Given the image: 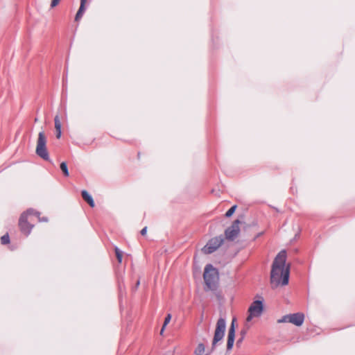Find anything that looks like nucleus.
Masks as SVG:
<instances>
[{"instance_id":"nucleus-1","label":"nucleus","mask_w":355,"mask_h":355,"mask_svg":"<svg viewBox=\"0 0 355 355\" xmlns=\"http://www.w3.org/2000/svg\"><path fill=\"white\" fill-rule=\"evenodd\" d=\"M286 252L280 251L275 257L270 272V282L274 286H285L288 284L290 266H286Z\"/></svg>"},{"instance_id":"nucleus-2","label":"nucleus","mask_w":355,"mask_h":355,"mask_svg":"<svg viewBox=\"0 0 355 355\" xmlns=\"http://www.w3.org/2000/svg\"><path fill=\"white\" fill-rule=\"evenodd\" d=\"M203 278L208 290L214 291L216 289L218 282V272L211 264L206 265Z\"/></svg>"},{"instance_id":"nucleus-3","label":"nucleus","mask_w":355,"mask_h":355,"mask_svg":"<svg viewBox=\"0 0 355 355\" xmlns=\"http://www.w3.org/2000/svg\"><path fill=\"white\" fill-rule=\"evenodd\" d=\"M226 329V321L225 318H220L216 325L214 336L211 343V351H214L216 347L217 343L222 340L225 336Z\"/></svg>"},{"instance_id":"nucleus-4","label":"nucleus","mask_w":355,"mask_h":355,"mask_svg":"<svg viewBox=\"0 0 355 355\" xmlns=\"http://www.w3.org/2000/svg\"><path fill=\"white\" fill-rule=\"evenodd\" d=\"M35 152L36 154L44 160L49 161L50 159L46 148V138L43 131L40 132L38 134Z\"/></svg>"},{"instance_id":"nucleus-5","label":"nucleus","mask_w":355,"mask_h":355,"mask_svg":"<svg viewBox=\"0 0 355 355\" xmlns=\"http://www.w3.org/2000/svg\"><path fill=\"white\" fill-rule=\"evenodd\" d=\"M40 212L34 210L33 209H28L26 212H24L19 220V226L21 229V231L28 236L33 228V225L29 224L27 222V216L28 215H37L39 216Z\"/></svg>"},{"instance_id":"nucleus-6","label":"nucleus","mask_w":355,"mask_h":355,"mask_svg":"<svg viewBox=\"0 0 355 355\" xmlns=\"http://www.w3.org/2000/svg\"><path fill=\"white\" fill-rule=\"evenodd\" d=\"M224 241V238L222 235L211 239L207 243L202 249L205 254H211L215 252Z\"/></svg>"},{"instance_id":"nucleus-7","label":"nucleus","mask_w":355,"mask_h":355,"mask_svg":"<svg viewBox=\"0 0 355 355\" xmlns=\"http://www.w3.org/2000/svg\"><path fill=\"white\" fill-rule=\"evenodd\" d=\"M263 310V302L261 300L254 301L248 309V315L247 321L250 322L254 317H259Z\"/></svg>"},{"instance_id":"nucleus-8","label":"nucleus","mask_w":355,"mask_h":355,"mask_svg":"<svg viewBox=\"0 0 355 355\" xmlns=\"http://www.w3.org/2000/svg\"><path fill=\"white\" fill-rule=\"evenodd\" d=\"M239 224L240 220H236L230 227L225 230V234L227 239L233 241L237 237L240 232Z\"/></svg>"},{"instance_id":"nucleus-9","label":"nucleus","mask_w":355,"mask_h":355,"mask_svg":"<svg viewBox=\"0 0 355 355\" xmlns=\"http://www.w3.org/2000/svg\"><path fill=\"white\" fill-rule=\"evenodd\" d=\"M235 318H234L232 321L231 325L230 327L229 331H228V335H227V350L230 351L232 349L234 343V338H235Z\"/></svg>"},{"instance_id":"nucleus-10","label":"nucleus","mask_w":355,"mask_h":355,"mask_svg":"<svg viewBox=\"0 0 355 355\" xmlns=\"http://www.w3.org/2000/svg\"><path fill=\"white\" fill-rule=\"evenodd\" d=\"M304 320V315L302 313H295L290 314V323L297 327L301 326Z\"/></svg>"},{"instance_id":"nucleus-11","label":"nucleus","mask_w":355,"mask_h":355,"mask_svg":"<svg viewBox=\"0 0 355 355\" xmlns=\"http://www.w3.org/2000/svg\"><path fill=\"white\" fill-rule=\"evenodd\" d=\"M83 198L91 206L94 207V202L92 196L85 190H83L81 192Z\"/></svg>"},{"instance_id":"nucleus-12","label":"nucleus","mask_w":355,"mask_h":355,"mask_svg":"<svg viewBox=\"0 0 355 355\" xmlns=\"http://www.w3.org/2000/svg\"><path fill=\"white\" fill-rule=\"evenodd\" d=\"M54 123L55 128L56 130V137L59 139L61 137V123L58 115H56L54 118Z\"/></svg>"},{"instance_id":"nucleus-13","label":"nucleus","mask_w":355,"mask_h":355,"mask_svg":"<svg viewBox=\"0 0 355 355\" xmlns=\"http://www.w3.org/2000/svg\"><path fill=\"white\" fill-rule=\"evenodd\" d=\"M205 347L202 343H199L194 351L195 355H209V354H205Z\"/></svg>"},{"instance_id":"nucleus-14","label":"nucleus","mask_w":355,"mask_h":355,"mask_svg":"<svg viewBox=\"0 0 355 355\" xmlns=\"http://www.w3.org/2000/svg\"><path fill=\"white\" fill-rule=\"evenodd\" d=\"M85 11V4L80 3V8H79V9L76 15V17H75V21H79L82 18Z\"/></svg>"},{"instance_id":"nucleus-15","label":"nucleus","mask_w":355,"mask_h":355,"mask_svg":"<svg viewBox=\"0 0 355 355\" xmlns=\"http://www.w3.org/2000/svg\"><path fill=\"white\" fill-rule=\"evenodd\" d=\"M60 169L65 176H69V171L66 162H63L60 164Z\"/></svg>"},{"instance_id":"nucleus-16","label":"nucleus","mask_w":355,"mask_h":355,"mask_svg":"<svg viewBox=\"0 0 355 355\" xmlns=\"http://www.w3.org/2000/svg\"><path fill=\"white\" fill-rule=\"evenodd\" d=\"M171 315L170 313L167 314V315L166 316L165 319H164V324H163V326H162V328L161 329V331H160V334H162L164 331V329L165 328V327L169 323V322L171 321Z\"/></svg>"},{"instance_id":"nucleus-17","label":"nucleus","mask_w":355,"mask_h":355,"mask_svg":"<svg viewBox=\"0 0 355 355\" xmlns=\"http://www.w3.org/2000/svg\"><path fill=\"white\" fill-rule=\"evenodd\" d=\"M1 243L3 245L8 244L10 242V237L8 234H6L1 238Z\"/></svg>"},{"instance_id":"nucleus-18","label":"nucleus","mask_w":355,"mask_h":355,"mask_svg":"<svg viewBox=\"0 0 355 355\" xmlns=\"http://www.w3.org/2000/svg\"><path fill=\"white\" fill-rule=\"evenodd\" d=\"M115 253L117 260L119 263L122 261V252L117 248H115Z\"/></svg>"},{"instance_id":"nucleus-19","label":"nucleus","mask_w":355,"mask_h":355,"mask_svg":"<svg viewBox=\"0 0 355 355\" xmlns=\"http://www.w3.org/2000/svg\"><path fill=\"white\" fill-rule=\"evenodd\" d=\"M236 209V205L232 206L230 209H229L225 213L226 217H230L235 211Z\"/></svg>"},{"instance_id":"nucleus-20","label":"nucleus","mask_w":355,"mask_h":355,"mask_svg":"<svg viewBox=\"0 0 355 355\" xmlns=\"http://www.w3.org/2000/svg\"><path fill=\"white\" fill-rule=\"evenodd\" d=\"M279 322H290V314L283 316V318L279 320Z\"/></svg>"},{"instance_id":"nucleus-21","label":"nucleus","mask_w":355,"mask_h":355,"mask_svg":"<svg viewBox=\"0 0 355 355\" xmlns=\"http://www.w3.org/2000/svg\"><path fill=\"white\" fill-rule=\"evenodd\" d=\"M60 0H52L51 3V6L52 8L55 7L59 3Z\"/></svg>"},{"instance_id":"nucleus-22","label":"nucleus","mask_w":355,"mask_h":355,"mask_svg":"<svg viewBox=\"0 0 355 355\" xmlns=\"http://www.w3.org/2000/svg\"><path fill=\"white\" fill-rule=\"evenodd\" d=\"M140 233H141V234L142 236L146 235V233H147V227H144L141 230Z\"/></svg>"},{"instance_id":"nucleus-23","label":"nucleus","mask_w":355,"mask_h":355,"mask_svg":"<svg viewBox=\"0 0 355 355\" xmlns=\"http://www.w3.org/2000/svg\"><path fill=\"white\" fill-rule=\"evenodd\" d=\"M36 216L39 218L40 221L46 222L48 220L46 217H43V218H40V215L39 216L36 215Z\"/></svg>"},{"instance_id":"nucleus-24","label":"nucleus","mask_w":355,"mask_h":355,"mask_svg":"<svg viewBox=\"0 0 355 355\" xmlns=\"http://www.w3.org/2000/svg\"><path fill=\"white\" fill-rule=\"evenodd\" d=\"M243 339V336H241V338H240L237 340V342H236V345H240V344L242 343Z\"/></svg>"},{"instance_id":"nucleus-25","label":"nucleus","mask_w":355,"mask_h":355,"mask_svg":"<svg viewBox=\"0 0 355 355\" xmlns=\"http://www.w3.org/2000/svg\"><path fill=\"white\" fill-rule=\"evenodd\" d=\"M139 284H140V282H139V280H137V283H136L135 288H137L139 286Z\"/></svg>"},{"instance_id":"nucleus-26","label":"nucleus","mask_w":355,"mask_h":355,"mask_svg":"<svg viewBox=\"0 0 355 355\" xmlns=\"http://www.w3.org/2000/svg\"><path fill=\"white\" fill-rule=\"evenodd\" d=\"M86 1L87 0H80V3H83V4L85 5Z\"/></svg>"},{"instance_id":"nucleus-27","label":"nucleus","mask_w":355,"mask_h":355,"mask_svg":"<svg viewBox=\"0 0 355 355\" xmlns=\"http://www.w3.org/2000/svg\"><path fill=\"white\" fill-rule=\"evenodd\" d=\"M119 290H120V292H121V290H122V286H121V284L120 283H119Z\"/></svg>"},{"instance_id":"nucleus-28","label":"nucleus","mask_w":355,"mask_h":355,"mask_svg":"<svg viewBox=\"0 0 355 355\" xmlns=\"http://www.w3.org/2000/svg\"><path fill=\"white\" fill-rule=\"evenodd\" d=\"M241 334H242V336L244 337L245 334V331H241Z\"/></svg>"}]
</instances>
